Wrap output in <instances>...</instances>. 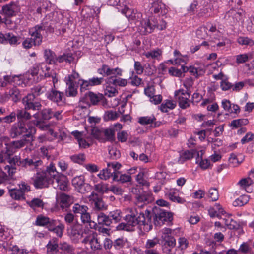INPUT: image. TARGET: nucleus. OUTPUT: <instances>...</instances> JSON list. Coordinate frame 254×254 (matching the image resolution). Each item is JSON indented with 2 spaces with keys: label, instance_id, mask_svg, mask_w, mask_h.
<instances>
[{
  "label": "nucleus",
  "instance_id": "1",
  "mask_svg": "<svg viewBox=\"0 0 254 254\" xmlns=\"http://www.w3.org/2000/svg\"><path fill=\"white\" fill-rule=\"evenodd\" d=\"M124 217V223H121L117 227L118 230L133 231L138 227L141 231L149 232L152 229V216L151 212L146 210L144 212H138L137 209L131 208L126 211Z\"/></svg>",
  "mask_w": 254,
  "mask_h": 254
},
{
  "label": "nucleus",
  "instance_id": "2",
  "mask_svg": "<svg viewBox=\"0 0 254 254\" xmlns=\"http://www.w3.org/2000/svg\"><path fill=\"white\" fill-rule=\"evenodd\" d=\"M12 153L9 151L8 153V162L9 165H6L3 167L4 170L6 172L2 171L0 176H1L2 181H7L9 177H12L16 173L17 167H27L28 166L37 169L38 167L43 165V161L41 159L36 158L21 159L19 155H14L11 157Z\"/></svg>",
  "mask_w": 254,
  "mask_h": 254
},
{
  "label": "nucleus",
  "instance_id": "3",
  "mask_svg": "<svg viewBox=\"0 0 254 254\" xmlns=\"http://www.w3.org/2000/svg\"><path fill=\"white\" fill-rule=\"evenodd\" d=\"M55 165L51 162L45 169L38 171L32 178L33 184L36 189L49 187L52 183L53 177H55Z\"/></svg>",
  "mask_w": 254,
  "mask_h": 254
},
{
  "label": "nucleus",
  "instance_id": "4",
  "mask_svg": "<svg viewBox=\"0 0 254 254\" xmlns=\"http://www.w3.org/2000/svg\"><path fill=\"white\" fill-rule=\"evenodd\" d=\"M63 15L57 11L52 12L46 15L42 20L41 24L39 26H42L44 21L47 23V26L52 29L51 32H47L44 34V37H46L48 34L52 33L55 32L57 35L63 34L66 31L65 24L63 23Z\"/></svg>",
  "mask_w": 254,
  "mask_h": 254
},
{
  "label": "nucleus",
  "instance_id": "5",
  "mask_svg": "<svg viewBox=\"0 0 254 254\" xmlns=\"http://www.w3.org/2000/svg\"><path fill=\"white\" fill-rule=\"evenodd\" d=\"M52 29L47 26V23L45 21L43 23L42 26L36 25L34 27L30 29L29 32L32 38H26L22 43V45L26 49H29L33 45L39 46L42 41L44 34L47 32H51Z\"/></svg>",
  "mask_w": 254,
  "mask_h": 254
},
{
  "label": "nucleus",
  "instance_id": "6",
  "mask_svg": "<svg viewBox=\"0 0 254 254\" xmlns=\"http://www.w3.org/2000/svg\"><path fill=\"white\" fill-rule=\"evenodd\" d=\"M36 131L35 127L30 124H28L26 126L25 122H17L12 125L10 129V135L12 138L22 136L23 137L30 138L33 141V135Z\"/></svg>",
  "mask_w": 254,
  "mask_h": 254
},
{
  "label": "nucleus",
  "instance_id": "7",
  "mask_svg": "<svg viewBox=\"0 0 254 254\" xmlns=\"http://www.w3.org/2000/svg\"><path fill=\"white\" fill-rule=\"evenodd\" d=\"M57 74L56 72L49 74L45 73V77H51L53 82V86L51 87V91L47 94V97L51 101L56 103L59 106H62L65 102V98L64 94L62 92L59 91L55 89V84L58 82V79L57 77Z\"/></svg>",
  "mask_w": 254,
  "mask_h": 254
},
{
  "label": "nucleus",
  "instance_id": "8",
  "mask_svg": "<svg viewBox=\"0 0 254 254\" xmlns=\"http://www.w3.org/2000/svg\"><path fill=\"white\" fill-rule=\"evenodd\" d=\"M88 207L85 205L79 203H75L72 207V212L74 213L76 218H80L82 223L84 224H88L90 228H94L96 224L91 219V216L88 212Z\"/></svg>",
  "mask_w": 254,
  "mask_h": 254
},
{
  "label": "nucleus",
  "instance_id": "9",
  "mask_svg": "<svg viewBox=\"0 0 254 254\" xmlns=\"http://www.w3.org/2000/svg\"><path fill=\"white\" fill-rule=\"evenodd\" d=\"M174 96L178 101L179 107L185 109L190 106L191 100H190V94L184 89H179L175 91Z\"/></svg>",
  "mask_w": 254,
  "mask_h": 254
},
{
  "label": "nucleus",
  "instance_id": "10",
  "mask_svg": "<svg viewBox=\"0 0 254 254\" xmlns=\"http://www.w3.org/2000/svg\"><path fill=\"white\" fill-rule=\"evenodd\" d=\"M153 215L152 218L154 219V224L157 226H161L165 222H170L173 220V215L171 213L166 211L163 209H160L156 213Z\"/></svg>",
  "mask_w": 254,
  "mask_h": 254
},
{
  "label": "nucleus",
  "instance_id": "11",
  "mask_svg": "<svg viewBox=\"0 0 254 254\" xmlns=\"http://www.w3.org/2000/svg\"><path fill=\"white\" fill-rule=\"evenodd\" d=\"M55 177H53L52 184L55 188H58L61 190L66 191L68 190V181L65 176L58 172L55 167Z\"/></svg>",
  "mask_w": 254,
  "mask_h": 254
},
{
  "label": "nucleus",
  "instance_id": "12",
  "mask_svg": "<svg viewBox=\"0 0 254 254\" xmlns=\"http://www.w3.org/2000/svg\"><path fill=\"white\" fill-rule=\"evenodd\" d=\"M243 16V12L242 9H231L226 13L224 19L226 22L233 25L241 20Z\"/></svg>",
  "mask_w": 254,
  "mask_h": 254
},
{
  "label": "nucleus",
  "instance_id": "13",
  "mask_svg": "<svg viewBox=\"0 0 254 254\" xmlns=\"http://www.w3.org/2000/svg\"><path fill=\"white\" fill-rule=\"evenodd\" d=\"M156 26V19L154 18L142 19L138 26V29L142 34H147L152 32Z\"/></svg>",
  "mask_w": 254,
  "mask_h": 254
},
{
  "label": "nucleus",
  "instance_id": "14",
  "mask_svg": "<svg viewBox=\"0 0 254 254\" xmlns=\"http://www.w3.org/2000/svg\"><path fill=\"white\" fill-rule=\"evenodd\" d=\"M72 184L81 193L84 194L90 189V186L85 183V177L83 175L74 177L72 180Z\"/></svg>",
  "mask_w": 254,
  "mask_h": 254
},
{
  "label": "nucleus",
  "instance_id": "15",
  "mask_svg": "<svg viewBox=\"0 0 254 254\" xmlns=\"http://www.w3.org/2000/svg\"><path fill=\"white\" fill-rule=\"evenodd\" d=\"M22 103L25 109L28 110H40L42 107L40 102L36 101L32 95H27L23 97Z\"/></svg>",
  "mask_w": 254,
  "mask_h": 254
},
{
  "label": "nucleus",
  "instance_id": "16",
  "mask_svg": "<svg viewBox=\"0 0 254 254\" xmlns=\"http://www.w3.org/2000/svg\"><path fill=\"white\" fill-rule=\"evenodd\" d=\"M20 10L19 5L16 2H11L3 6L0 13L6 17H10L16 15Z\"/></svg>",
  "mask_w": 254,
  "mask_h": 254
},
{
  "label": "nucleus",
  "instance_id": "17",
  "mask_svg": "<svg viewBox=\"0 0 254 254\" xmlns=\"http://www.w3.org/2000/svg\"><path fill=\"white\" fill-rule=\"evenodd\" d=\"M68 235L72 242L78 243L83 237V231L81 226L79 224L71 226L67 230Z\"/></svg>",
  "mask_w": 254,
  "mask_h": 254
},
{
  "label": "nucleus",
  "instance_id": "18",
  "mask_svg": "<svg viewBox=\"0 0 254 254\" xmlns=\"http://www.w3.org/2000/svg\"><path fill=\"white\" fill-rule=\"evenodd\" d=\"M72 203V197L65 193H61L57 197V205L62 210L66 209Z\"/></svg>",
  "mask_w": 254,
  "mask_h": 254
},
{
  "label": "nucleus",
  "instance_id": "19",
  "mask_svg": "<svg viewBox=\"0 0 254 254\" xmlns=\"http://www.w3.org/2000/svg\"><path fill=\"white\" fill-rule=\"evenodd\" d=\"M89 201L95 211H102L107 209V206L105 205L102 199L97 194L92 193L89 196Z\"/></svg>",
  "mask_w": 254,
  "mask_h": 254
},
{
  "label": "nucleus",
  "instance_id": "20",
  "mask_svg": "<svg viewBox=\"0 0 254 254\" xmlns=\"http://www.w3.org/2000/svg\"><path fill=\"white\" fill-rule=\"evenodd\" d=\"M161 243L163 253L171 254L172 249L176 245V240L174 238L165 237V239H161Z\"/></svg>",
  "mask_w": 254,
  "mask_h": 254
},
{
  "label": "nucleus",
  "instance_id": "21",
  "mask_svg": "<svg viewBox=\"0 0 254 254\" xmlns=\"http://www.w3.org/2000/svg\"><path fill=\"white\" fill-rule=\"evenodd\" d=\"M50 68L45 64L42 63L39 65H35L31 70V74L32 76H36L38 74L40 75H45V73H53V72H49Z\"/></svg>",
  "mask_w": 254,
  "mask_h": 254
},
{
  "label": "nucleus",
  "instance_id": "22",
  "mask_svg": "<svg viewBox=\"0 0 254 254\" xmlns=\"http://www.w3.org/2000/svg\"><path fill=\"white\" fill-rule=\"evenodd\" d=\"M156 120L155 117L153 115H151L138 118V122L142 125H151V127H156L160 125V123Z\"/></svg>",
  "mask_w": 254,
  "mask_h": 254
},
{
  "label": "nucleus",
  "instance_id": "23",
  "mask_svg": "<svg viewBox=\"0 0 254 254\" xmlns=\"http://www.w3.org/2000/svg\"><path fill=\"white\" fill-rule=\"evenodd\" d=\"M66 84L65 95L67 97H75L77 94V87L74 82H70V79L65 80Z\"/></svg>",
  "mask_w": 254,
  "mask_h": 254
},
{
  "label": "nucleus",
  "instance_id": "24",
  "mask_svg": "<svg viewBox=\"0 0 254 254\" xmlns=\"http://www.w3.org/2000/svg\"><path fill=\"white\" fill-rule=\"evenodd\" d=\"M47 252L51 254H56L59 251L58 240L53 238L50 240L46 246Z\"/></svg>",
  "mask_w": 254,
  "mask_h": 254
},
{
  "label": "nucleus",
  "instance_id": "25",
  "mask_svg": "<svg viewBox=\"0 0 254 254\" xmlns=\"http://www.w3.org/2000/svg\"><path fill=\"white\" fill-rule=\"evenodd\" d=\"M27 109L24 107L22 109H18L16 111L17 118L18 122H23L29 120L31 119L32 116L30 112H28Z\"/></svg>",
  "mask_w": 254,
  "mask_h": 254
},
{
  "label": "nucleus",
  "instance_id": "26",
  "mask_svg": "<svg viewBox=\"0 0 254 254\" xmlns=\"http://www.w3.org/2000/svg\"><path fill=\"white\" fill-rule=\"evenodd\" d=\"M152 11H153L155 13H160L162 15L165 14L167 12L165 5L159 0L152 3Z\"/></svg>",
  "mask_w": 254,
  "mask_h": 254
},
{
  "label": "nucleus",
  "instance_id": "27",
  "mask_svg": "<svg viewBox=\"0 0 254 254\" xmlns=\"http://www.w3.org/2000/svg\"><path fill=\"white\" fill-rule=\"evenodd\" d=\"M44 58L46 62L50 64H57V58L55 53L50 49H45Z\"/></svg>",
  "mask_w": 254,
  "mask_h": 254
},
{
  "label": "nucleus",
  "instance_id": "28",
  "mask_svg": "<svg viewBox=\"0 0 254 254\" xmlns=\"http://www.w3.org/2000/svg\"><path fill=\"white\" fill-rule=\"evenodd\" d=\"M106 84H112L113 85L117 86H119L121 87L125 86L127 83V80L121 78L114 77L111 76L106 79Z\"/></svg>",
  "mask_w": 254,
  "mask_h": 254
},
{
  "label": "nucleus",
  "instance_id": "29",
  "mask_svg": "<svg viewBox=\"0 0 254 254\" xmlns=\"http://www.w3.org/2000/svg\"><path fill=\"white\" fill-rule=\"evenodd\" d=\"M136 203L139 205V203H143V204H146L151 202L153 200L152 195L147 192H143L136 197Z\"/></svg>",
  "mask_w": 254,
  "mask_h": 254
},
{
  "label": "nucleus",
  "instance_id": "30",
  "mask_svg": "<svg viewBox=\"0 0 254 254\" xmlns=\"http://www.w3.org/2000/svg\"><path fill=\"white\" fill-rule=\"evenodd\" d=\"M113 180L114 181L120 182L121 183L129 182L131 181V177L130 175L126 174H120V172L114 175Z\"/></svg>",
  "mask_w": 254,
  "mask_h": 254
},
{
  "label": "nucleus",
  "instance_id": "31",
  "mask_svg": "<svg viewBox=\"0 0 254 254\" xmlns=\"http://www.w3.org/2000/svg\"><path fill=\"white\" fill-rule=\"evenodd\" d=\"M176 106L175 101L171 100H166L160 105V109L163 113H167L169 110L174 109Z\"/></svg>",
  "mask_w": 254,
  "mask_h": 254
},
{
  "label": "nucleus",
  "instance_id": "32",
  "mask_svg": "<svg viewBox=\"0 0 254 254\" xmlns=\"http://www.w3.org/2000/svg\"><path fill=\"white\" fill-rule=\"evenodd\" d=\"M47 90V89L46 86L38 85L32 88L31 93L28 95H32L34 97V98H36V97H38L46 92Z\"/></svg>",
  "mask_w": 254,
  "mask_h": 254
},
{
  "label": "nucleus",
  "instance_id": "33",
  "mask_svg": "<svg viewBox=\"0 0 254 254\" xmlns=\"http://www.w3.org/2000/svg\"><path fill=\"white\" fill-rule=\"evenodd\" d=\"M97 221L99 224L107 226H109L112 224L109 215H107L103 212H100L98 214Z\"/></svg>",
  "mask_w": 254,
  "mask_h": 254
},
{
  "label": "nucleus",
  "instance_id": "34",
  "mask_svg": "<svg viewBox=\"0 0 254 254\" xmlns=\"http://www.w3.org/2000/svg\"><path fill=\"white\" fill-rule=\"evenodd\" d=\"M117 172H111L110 168L107 166L106 168L102 169L98 174V176L102 180H107L110 177H114V175Z\"/></svg>",
  "mask_w": 254,
  "mask_h": 254
},
{
  "label": "nucleus",
  "instance_id": "35",
  "mask_svg": "<svg viewBox=\"0 0 254 254\" xmlns=\"http://www.w3.org/2000/svg\"><path fill=\"white\" fill-rule=\"evenodd\" d=\"M179 247L176 249V252L174 254H182L183 250L186 249L189 245L188 240L185 237H181L178 240Z\"/></svg>",
  "mask_w": 254,
  "mask_h": 254
},
{
  "label": "nucleus",
  "instance_id": "36",
  "mask_svg": "<svg viewBox=\"0 0 254 254\" xmlns=\"http://www.w3.org/2000/svg\"><path fill=\"white\" fill-rule=\"evenodd\" d=\"M249 123L248 119L241 118L239 119L233 120L230 123L229 126L232 129L238 128L243 126L247 125Z\"/></svg>",
  "mask_w": 254,
  "mask_h": 254
},
{
  "label": "nucleus",
  "instance_id": "37",
  "mask_svg": "<svg viewBox=\"0 0 254 254\" xmlns=\"http://www.w3.org/2000/svg\"><path fill=\"white\" fill-rule=\"evenodd\" d=\"M86 95L89 98L91 103L93 105H97L99 101L104 99V96L102 94H96L92 92H89Z\"/></svg>",
  "mask_w": 254,
  "mask_h": 254
},
{
  "label": "nucleus",
  "instance_id": "38",
  "mask_svg": "<svg viewBox=\"0 0 254 254\" xmlns=\"http://www.w3.org/2000/svg\"><path fill=\"white\" fill-rule=\"evenodd\" d=\"M108 215L109 216L110 219L111 220L112 223L113 222L115 223L119 222L122 218V212L119 209L110 211Z\"/></svg>",
  "mask_w": 254,
  "mask_h": 254
},
{
  "label": "nucleus",
  "instance_id": "39",
  "mask_svg": "<svg viewBox=\"0 0 254 254\" xmlns=\"http://www.w3.org/2000/svg\"><path fill=\"white\" fill-rule=\"evenodd\" d=\"M201 153V157H199L200 154L199 153H197L198 157L196 158V163H199V166L201 167V169L203 170L207 169L209 168V167L210 166V163L209 161L207 159H203L202 158V155L203 154L202 151H200Z\"/></svg>",
  "mask_w": 254,
  "mask_h": 254
},
{
  "label": "nucleus",
  "instance_id": "40",
  "mask_svg": "<svg viewBox=\"0 0 254 254\" xmlns=\"http://www.w3.org/2000/svg\"><path fill=\"white\" fill-rule=\"evenodd\" d=\"M104 94L106 96L109 97H114L117 95L118 91L116 88V86L113 85L112 84H107Z\"/></svg>",
  "mask_w": 254,
  "mask_h": 254
},
{
  "label": "nucleus",
  "instance_id": "41",
  "mask_svg": "<svg viewBox=\"0 0 254 254\" xmlns=\"http://www.w3.org/2000/svg\"><path fill=\"white\" fill-rule=\"evenodd\" d=\"M57 63H61L64 62L71 63L74 60L72 55L70 53H64L62 55L58 56L57 58Z\"/></svg>",
  "mask_w": 254,
  "mask_h": 254
},
{
  "label": "nucleus",
  "instance_id": "42",
  "mask_svg": "<svg viewBox=\"0 0 254 254\" xmlns=\"http://www.w3.org/2000/svg\"><path fill=\"white\" fill-rule=\"evenodd\" d=\"M237 41L241 45L250 46L254 45V41L248 37L240 36L237 38Z\"/></svg>",
  "mask_w": 254,
  "mask_h": 254
},
{
  "label": "nucleus",
  "instance_id": "43",
  "mask_svg": "<svg viewBox=\"0 0 254 254\" xmlns=\"http://www.w3.org/2000/svg\"><path fill=\"white\" fill-rule=\"evenodd\" d=\"M249 200L248 195H243L236 199L233 203L234 206H242L246 204Z\"/></svg>",
  "mask_w": 254,
  "mask_h": 254
},
{
  "label": "nucleus",
  "instance_id": "44",
  "mask_svg": "<svg viewBox=\"0 0 254 254\" xmlns=\"http://www.w3.org/2000/svg\"><path fill=\"white\" fill-rule=\"evenodd\" d=\"M162 54V51L159 49H156L153 50L148 51L143 53L147 58L154 59L158 58Z\"/></svg>",
  "mask_w": 254,
  "mask_h": 254
},
{
  "label": "nucleus",
  "instance_id": "45",
  "mask_svg": "<svg viewBox=\"0 0 254 254\" xmlns=\"http://www.w3.org/2000/svg\"><path fill=\"white\" fill-rule=\"evenodd\" d=\"M189 72L191 75L194 76L196 78L203 75L205 73V70L200 67L196 68L193 66H190Z\"/></svg>",
  "mask_w": 254,
  "mask_h": 254
},
{
  "label": "nucleus",
  "instance_id": "46",
  "mask_svg": "<svg viewBox=\"0 0 254 254\" xmlns=\"http://www.w3.org/2000/svg\"><path fill=\"white\" fill-rule=\"evenodd\" d=\"M94 189L99 193H107L109 191L108 184L103 182L95 184Z\"/></svg>",
  "mask_w": 254,
  "mask_h": 254
},
{
  "label": "nucleus",
  "instance_id": "47",
  "mask_svg": "<svg viewBox=\"0 0 254 254\" xmlns=\"http://www.w3.org/2000/svg\"><path fill=\"white\" fill-rule=\"evenodd\" d=\"M222 220L224 221L225 225L230 229H235L239 227L237 222L230 217L223 218Z\"/></svg>",
  "mask_w": 254,
  "mask_h": 254
},
{
  "label": "nucleus",
  "instance_id": "48",
  "mask_svg": "<svg viewBox=\"0 0 254 254\" xmlns=\"http://www.w3.org/2000/svg\"><path fill=\"white\" fill-rule=\"evenodd\" d=\"M103 134L105 135L107 140L110 141L115 140V129L114 128H108L103 131Z\"/></svg>",
  "mask_w": 254,
  "mask_h": 254
},
{
  "label": "nucleus",
  "instance_id": "49",
  "mask_svg": "<svg viewBox=\"0 0 254 254\" xmlns=\"http://www.w3.org/2000/svg\"><path fill=\"white\" fill-rule=\"evenodd\" d=\"M90 245L91 249L94 251L101 250L102 248V244L98 241V239L94 236L91 239Z\"/></svg>",
  "mask_w": 254,
  "mask_h": 254
},
{
  "label": "nucleus",
  "instance_id": "50",
  "mask_svg": "<svg viewBox=\"0 0 254 254\" xmlns=\"http://www.w3.org/2000/svg\"><path fill=\"white\" fill-rule=\"evenodd\" d=\"M49 218L42 215H38L36 218L35 225L39 226H46Z\"/></svg>",
  "mask_w": 254,
  "mask_h": 254
},
{
  "label": "nucleus",
  "instance_id": "51",
  "mask_svg": "<svg viewBox=\"0 0 254 254\" xmlns=\"http://www.w3.org/2000/svg\"><path fill=\"white\" fill-rule=\"evenodd\" d=\"M198 153V152L195 150H187L182 154L181 156V158L182 159L183 161L186 160H190L194 157L196 154L197 155Z\"/></svg>",
  "mask_w": 254,
  "mask_h": 254
},
{
  "label": "nucleus",
  "instance_id": "52",
  "mask_svg": "<svg viewBox=\"0 0 254 254\" xmlns=\"http://www.w3.org/2000/svg\"><path fill=\"white\" fill-rule=\"evenodd\" d=\"M10 196L15 199H21L24 198V194L21 190L19 189H14L9 190Z\"/></svg>",
  "mask_w": 254,
  "mask_h": 254
},
{
  "label": "nucleus",
  "instance_id": "53",
  "mask_svg": "<svg viewBox=\"0 0 254 254\" xmlns=\"http://www.w3.org/2000/svg\"><path fill=\"white\" fill-rule=\"evenodd\" d=\"M208 197L212 201H215L219 198L218 190L216 188H212L209 189L208 193Z\"/></svg>",
  "mask_w": 254,
  "mask_h": 254
},
{
  "label": "nucleus",
  "instance_id": "54",
  "mask_svg": "<svg viewBox=\"0 0 254 254\" xmlns=\"http://www.w3.org/2000/svg\"><path fill=\"white\" fill-rule=\"evenodd\" d=\"M207 28L205 26H201L196 31L197 37L199 39H205L207 36Z\"/></svg>",
  "mask_w": 254,
  "mask_h": 254
},
{
  "label": "nucleus",
  "instance_id": "55",
  "mask_svg": "<svg viewBox=\"0 0 254 254\" xmlns=\"http://www.w3.org/2000/svg\"><path fill=\"white\" fill-rule=\"evenodd\" d=\"M28 141H32L30 138L24 137V139L14 141L12 142L13 147L15 148H20L24 147Z\"/></svg>",
  "mask_w": 254,
  "mask_h": 254
},
{
  "label": "nucleus",
  "instance_id": "56",
  "mask_svg": "<svg viewBox=\"0 0 254 254\" xmlns=\"http://www.w3.org/2000/svg\"><path fill=\"white\" fill-rule=\"evenodd\" d=\"M7 250L11 251V254H26V250L19 248L17 245L9 246Z\"/></svg>",
  "mask_w": 254,
  "mask_h": 254
},
{
  "label": "nucleus",
  "instance_id": "57",
  "mask_svg": "<svg viewBox=\"0 0 254 254\" xmlns=\"http://www.w3.org/2000/svg\"><path fill=\"white\" fill-rule=\"evenodd\" d=\"M59 246V248L65 253L72 254L74 251L73 247L66 242L61 243Z\"/></svg>",
  "mask_w": 254,
  "mask_h": 254
},
{
  "label": "nucleus",
  "instance_id": "58",
  "mask_svg": "<svg viewBox=\"0 0 254 254\" xmlns=\"http://www.w3.org/2000/svg\"><path fill=\"white\" fill-rule=\"evenodd\" d=\"M111 69L108 65L103 64L100 68L98 69V72L104 76H111Z\"/></svg>",
  "mask_w": 254,
  "mask_h": 254
},
{
  "label": "nucleus",
  "instance_id": "59",
  "mask_svg": "<svg viewBox=\"0 0 254 254\" xmlns=\"http://www.w3.org/2000/svg\"><path fill=\"white\" fill-rule=\"evenodd\" d=\"M253 183V181L250 177L247 178H243L240 180L238 182V185L240 186L242 189L246 190L247 187H248Z\"/></svg>",
  "mask_w": 254,
  "mask_h": 254
},
{
  "label": "nucleus",
  "instance_id": "60",
  "mask_svg": "<svg viewBox=\"0 0 254 254\" xmlns=\"http://www.w3.org/2000/svg\"><path fill=\"white\" fill-rule=\"evenodd\" d=\"M238 251L243 254H247L251 252L252 248L247 243L244 242L240 246Z\"/></svg>",
  "mask_w": 254,
  "mask_h": 254
},
{
  "label": "nucleus",
  "instance_id": "61",
  "mask_svg": "<svg viewBox=\"0 0 254 254\" xmlns=\"http://www.w3.org/2000/svg\"><path fill=\"white\" fill-rule=\"evenodd\" d=\"M42 119L45 120H48L52 118V111L51 109L46 108L43 109L40 113Z\"/></svg>",
  "mask_w": 254,
  "mask_h": 254
},
{
  "label": "nucleus",
  "instance_id": "62",
  "mask_svg": "<svg viewBox=\"0 0 254 254\" xmlns=\"http://www.w3.org/2000/svg\"><path fill=\"white\" fill-rule=\"evenodd\" d=\"M70 159L74 163L82 164L85 160V156L84 154L81 153L71 156Z\"/></svg>",
  "mask_w": 254,
  "mask_h": 254
},
{
  "label": "nucleus",
  "instance_id": "63",
  "mask_svg": "<svg viewBox=\"0 0 254 254\" xmlns=\"http://www.w3.org/2000/svg\"><path fill=\"white\" fill-rule=\"evenodd\" d=\"M44 204L43 201L39 198H34L29 203L30 206L33 208H43Z\"/></svg>",
  "mask_w": 254,
  "mask_h": 254
},
{
  "label": "nucleus",
  "instance_id": "64",
  "mask_svg": "<svg viewBox=\"0 0 254 254\" xmlns=\"http://www.w3.org/2000/svg\"><path fill=\"white\" fill-rule=\"evenodd\" d=\"M64 224L60 222L57 225V226L51 231L53 232L54 233H55L57 236L61 238L63 236V230H64Z\"/></svg>",
  "mask_w": 254,
  "mask_h": 254
}]
</instances>
